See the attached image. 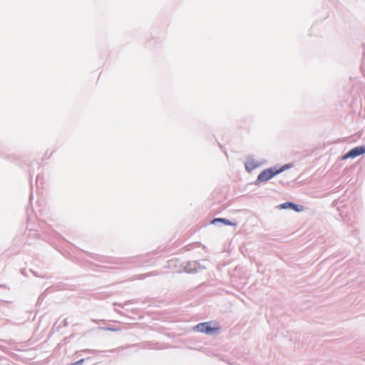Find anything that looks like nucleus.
Returning a JSON list of instances; mask_svg holds the SVG:
<instances>
[{"instance_id": "f257e3e1", "label": "nucleus", "mask_w": 365, "mask_h": 365, "mask_svg": "<svg viewBox=\"0 0 365 365\" xmlns=\"http://www.w3.org/2000/svg\"><path fill=\"white\" fill-rule=\"evenodd\" d=\"M284 168H281L279 169H277L275 168H270L263 170L257 177V180L258 182H267V180L272 178L276 175L282 173L284 170Z\"/></svg>"}, {"instance_id": "f03ea898", "label": "nucleus", "mask_w": 365, "mask_h": 365, "mask_svg": "<svg viewBox=\"0 0 365 365\" xmlns=\"http://www.w3.org/2000/svg\"><path fill=\"white\" fill-rule=\"evenodd\" d=\"M220 327H212L211 322H203L200 323L195 327V329L197 331L205 333L207 334H212L214 332L218 331L220 330Z\"/></svg>"}, {"instance_id": "7ed1b4c3", "label": "nucleus", "mask_w": 365, "mask_h": 365, "mask_svg": "<svg viewBox=\"0 0 365 365\" xmlns=\"http://www.w3.org/2000/svg\"><path fill=\"white\" fill-rule=\"evenodd\" d=\"M365 153V147L364 146H359L356 147L351 150H349L347 153H346L343 157V160H346L347 158H356L357 156H359L360 155H362Z\"/></svg>"}, {"instance_id": "20e7f679", "label": "nucleus", "mask_w": 365, "mask_h": 365, "mask_svg": "<svg viewBox=\"0 0 365 365\" xmlns=\"http://www.w3.org/2000/svg\"><path fill=\"white\" fill-rule=\"evenodd\" d=\"M258 166V163L254 159H249L245 163V168L247 171H251Z\"/></svg>"}, {"instance_id": "39448f33", "label": "nucleus", "mask_w": 365, "mask_h": 365, "mask_svg": "<svg viewBox=\"0 0 365 365\" xmlns=\"http://www.w3.org/2000/svg\"><path fill=\"white\" fill-rule=\"evenodd\" d=\"M281 207L282 208H292V210L297 211V212H300L302 210V207L301 206L300 208H298V206L297 205H294V203L292 202H285L284 204H282L281 205Z\"/></svg>"}, {"instance_id": "423d86ee", "label": "nucleus", "mask_w": 365, "mask_h": 365, "mask_svg": "<svg viewBox=\"0 0 365 365\" xmlns=\"http://www.w3.org/2000/svg\"><path fill=\"white\" fill-rule=\"evenodd\" d=\"M215 222H222L226 225H231V223L227 220L223 218H216L213 220L212 222L215 223Z\"/></svg>"}, {"instance_id": "0eeeda50", "label": "nucleus", "mask_w": 365, "mask_h": 365, "mask_svg": "<svg viewBox=\"0 0 365 365\" xmlns=\"http://www.w3.org/2000/svg\"><path fill=\"white\" fill-rule=\"evenodd\" d=\"M83 361V359H81V360L78 361L77 362L73 363L70 365H81Z\"/></svg>"}]
</instances>
